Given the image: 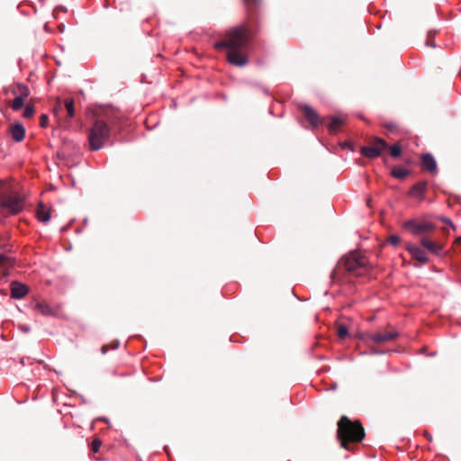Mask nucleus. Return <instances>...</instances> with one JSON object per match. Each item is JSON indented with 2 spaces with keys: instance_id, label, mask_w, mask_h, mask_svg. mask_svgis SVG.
<instances>
[{
  "instance_id": "32",
  "label": "nucleus",
  "mask_w": 461,
  "mask_h": 461,
  "mask_svg": "<svg viewBox=\"0 0 461 461\" xmlns=\"http://www.w3.org/2000/svg\"><path fill=\"white\" fill-rule=\"evenodd\" d=\"M388 241L393 245V246H396L400 243L401 241V239L399 236L397 235H391L389 238H388Z\"/></svg>"
},
{
  "instance_id": "18",
  "label": "nucleus",
  "mask_w": 461,
  "mask_h": 461,
  "mask_svg": "<svg viewBox=\"0 0 461 461\" xmlns=\"http://www.w3.org/2000/svg\"><path fill=\"white\" fill-rule=\"evenodd\" d=\"M34 310L38 311L45 316H50L54 313L50 306L44 302H37L34 305Z\"/></svg>"
},
{
  "instance_id": "11",
  "label": "nucleus",
  "mask_w": 461,
  "mask_h": 461,
  "mask_svg": "<svg viewBox=\"0 0 461 461\" xmlns=\"http://www.w3.org/2000/svg\"><path fill=\"white\" fill-rule=\"evenodd\" d=\"M10 288L11 296L15 299L23 298L29 293L28 286L17 281L12 282L10 285Z\"/></svg>"
},
{
  "instance_id": "21",
  "label": "nucleus",
  "mask_w": 461,
  "mask_h": 461,
  "mask_svg": "<svg viewBox=\"0 0 461 461\" xmlns=\"http://www.w3.org/2000/svg\"><path fill=\"white\" fill-rule=\"evenodd\" d=\"M343 123H344V121H343L342 118H340V117H332L331 121H330V123L328 126L329 131L331 133H335V132H337L339 127L341 126Z\"/></svg>"
},
{
  "instance_id": "31",
  "label": "nucleus",
  "mask_w": 461,
  "mask_h": 461,
  "mask_svg": "<svg viewBox=\"0 0 461 461\" xmlns=\"http://www.w3.org/2000/svg\"><path fill=\"white\" fill-rule=\"evenodd\" d=\"M101 445L102 441L99 438L94 439L91 443V450L95 453L98 452Z\"/></svg>"
},
{
  "instance_id": "29",
  "label": "nucleus",
  "mask_w": 461,
  "mask_h": 461,
  "mask_svg": "<svg viewBox=\"0 0 461 461\" xmlns=\"http://www.w3.org/2000/svg\"><path fill=\"white\" fill-rule=\"evenodd\" d=\"M118 347H119V341L115 340V341L112 342L110 345L102 346L101 353L104 355V354H106V352L108 351L109 348L116 349Z\"/></svg>"
},
{
  "instance_id": "17",
  "label": "nucleus",
  "mask_w": 461,
  "mask_h": 461,
  "mask_svg": "<svg viewBox=\"0 0 461 461\" xmlns=\"http://www.w3.org/2000/svg\"><path fill=\"white\" fill-rule=\"evenodd\" d=\"M64 109L67 111L68 118L71 119L75 116V101L73 98L68 97L63 100Z\"/></svg>"
},
{
  "instance_id": "4",
  "label": "nucleus",
  "mask_w": 461,
  "mask_h": 461,
  "mask_svg": "<svg viewBox=\"0 0 461 461\" xmlns=\"http://www.w3.org/2000/svg\"><path fill=\"white\" fill-rule=\"evenodd\" d=\"M0 208L11 214H17L23 209V200L6 183H0Z\"/></svg>"
},
{
  "instance_id": "9",
  "label": "nucleus",
  "mask_w": 461,
  "mask_h": 461,
  "mask_svg": "<svg viewBox=\"0 0 461 461\" xmlns=\"http://www.w3.org/2000/svg\"><path fill=\"white\" fill-rule=\"evenodd\" d=\"M300 109L303 112L305 119L310 122L312 127H317L322 123V119L320 117L318 113L308 104L300 105Z\"/></svg>"
},
{
  "instance_id": "3",
  "label": "nucleus",
  "mask_w": 461,
  "mask_h": 461,
  "mask_svg": "<svg viewBox=\"0 0 461 461\" xmlns=\"http://www.w3.org/2000/svg\"><path fill=\"white\" fill-rule=\"evenodd\" d=\"M337 426V438L340 446L347 450L352 449L350 444L361 442L366 436L365 429L358 420L352 421L348 416L343 415Z\"/></svg>"
},
{
  "instance_id": "5",
  "label": "nucleus",
  "mask_w": 461,
  "mask_h": 461,
  "mask_svg": "<svg viewBox=\"0 0 461 461\" xmlns=\"http://www.w3.org/2000/svg\"><path fill=\"white\" fill-rule=\"evenodd\" d=\"M110 137V128L102 120H96L89 131L88 141L91 150L102 149Z\"/></svg>"
},
{
  "instance_id": "26",
  "label": "nucleus",
  "mask_w": 461,
  "mask_h": 461,
  "mask_svg": "<svg viewBox=\"0 0 461 461\" xmlns=\"http://www.w3.org/2000/svg\"><path fill=\"white\" fill-rule=\"evenodd\" d=\"M23 104H24V99L17 96L16 98L14 99L11 106H12L13 110L18 111L23 106Z\"/></svg>"
},
{
  "instance_id": "12",
  "label": "nucleus",
  "mask_w": 461,
  "mask_h": 461,
  "mask_svg": "<svg viewBox=\"0 0 461 461\" xmlns=\"http://www.w3.org/2000/svg\"><path fill=\"white\" fill-rule=\"evenodd\" d=\"M8 132L12 139L16 142L23 141L25 137V129L20 122L10 125Z\"/></svg>"
},
{
  "instance_id": "13",
  "label": "nucleus",
  "mask_w": 461,
  "mask_h": 461,
  "mask_svg": "<svg viewBox=\"0 0 461 461\" xmlns=\"http://www.w3.org/2000/svg\"><path fill=\"white\" fill-rule=\"evenodd\" d=\"M407 249L411 254L412 258L419 261L420 264L429 262L427 253L423 249L414 245H410Z\"/></svg>"
},
{
  "instance_id": "23",
  "label": "nucleus",
  "mask_w": 461,
  "mask_h": 461,
  "mask_svg": "<svg viewBox=\"0 0 461 461\" xmlns=\"http://www.w3.org/2000/svg\"><path fill=\"white\" fill-rule=\"evenodd\" d=\"M14 266V259L5 256V255H2L0 254V267H11Z\"/></svg>"
},
{
  "instance_id": "34",
  "label": "nucleus",
  "mask_w": 461,
  "mask_h": 461,
  "mask_svg": "<svg viewBox=\"0 0 461 461\" xmlns=\"http://www.w3.org/2000/svg\"><path fill=\"white\" fill-rule=\"evenodd\" d=\"M433 38H434V34H432L431 32H429L428 36H427V41H426V44L428 46H431V47L435 46V44L433 42Z\"/></svg>"
},
{
  "instance_id": "39",
  "label": "nucleus",
  "mask_w": 461,
  "mask_h": 461,
  "mask_svg": "<svg viewBox=\"0 0 461 461\" xmlns=\"http://www.w3.org/2000/svg\"><path fill=\"white\" fill-rule=\"evenodd\" d=\"M59 9L62 10L63 8L62 7H56V11L59 10Z\"/></svg>"
},
{
  "instance_id": "38",
  "label": "nucleus",
  "mask_w": 461,
  "mask_h": 461,
  "mask_svg": "<svg viewBox=\"0 0 461 461\" xmlns=\"http://www.w3.org/2000/svg\"><path fill=\"white\" fill-rule=\"evenodd\" d=\"M22 330H23L24 332H28V331H29V328H28V327H22Z\"/></svg>"
},
{
  "instance_id": "27",
  "label": "nucleus",
  "mask_w": 461,
  "mask_h": 461,
  "mask_svg": "<svg viewBox=\"0 0 461 461\" xmlns=\"http://www.w3.org/2000/svg\"><path fill=\"white\" fill-rule=\"evenodd\" d=\"M337 334L339 338L342 339H345L348 334V328L346 327V325L339 324L337 329Z\"/></svg>"
},
{
  "instance_id": "35",
  "label": "nucleus",
  "mask_w": 461,
  "mask_h": 461,
  "mask_svg": "<svg viewBox=\"0 0 461 461\" xmlns=\"http://www.w3.org/2000/svg\"><path fill=\"white\" fill-rule=\"evenodd\" d=\"M441 221L448 225H450L452 228H454V225L452 223V221L449 220V219H447V218H444V217H441L440 218Z\"/></svg>"
},
{
  "instance_id": "20",
  "label": "nucleus",
  "mask_w": 461,
  "mask_h": 461,
  "mask_svg": "<svg viewBox=\"0 0 461 461\" xmlns=\"http://www.w3.org/2000/svg\"><path fill=\"white\" fill-rule=\"evenodd\" d=\"M410 174H411L410 170L403 168L402 167H394L391 171L392 176H393L394 178L400 179V180L404 179Z\"/></svg>"
},
{
  "instance_id": "36",
  "label": "nucleus",
  "mask_w": 461,
  "mask_h": 461,
  "mask_svg": "<svg viewBox=\"0 0 461 461\" xmlns=\"http://www.w3.org/2000/svg\"><path fill=\"white\" fill-rule=\"evenodd\" d=\"M424 435L426 436V438H429V440H431V439H432V437H431V435H430L429 433L425 432V433H424Z\"/></svg>"
},
{
  "instance_id": "10",
  "label": "nucleus",
  "mask_w": 461,
  "mask_h": 461,
  "mask_svg": "<svg viewBox=\"0 0 461 461\" xmlns=\"http://www.w3.org/2000/svg\"><path fill=\"white\" fill-rule=\"evenodd\" d=\"M428 182L420 181L412 185V187L409 191V195L418 199L419 201H423L425 198V193L427 191Z\"/></svg>"
},
{
  "instance_id": "37",
  "label": "nucleus",
  "mask_w": 461,
  "mask_h": 461,
  "mask_svg": "<svg viewBox=\"0 0 461 461\" xmlns=\"http://www.w3.org/2000/svg\"><path fill=\"white\" fill-rule=\"evenodd\" d=\"M456 243L461 246V237L456 240Z\"/></svg>"
},
{
  "instance_id": "19",
  "label": "nucleus",
  "mask_w": 461,
  "mask_h": 461,
  "mask_svg": "<svg viewBox=\"0 0 461 461\" xmlns=\"http://www.w3.org/2000/svg\"><path fill=\"white\" fill-rule=\"evenodd\" d=\"M247 10L250 16H252L262 4V0H243Z\"/></svg>"
},
{
  "instance_id": "33",
  "label": "nucleus",
  "mask_w": 461,
  "mask_h": 461,
  "mask_svg": "<svg viewBox=\"0 0 461 461\" xmlns=\"http://www.w3.org/2000/svg\"><path fill=\"white\" fill-rule=\"evenodd\" d=\"M49 117L46 114H41L40 117V124L41 127H46L48 125Z\"/></svg>"
},
{
  "instance_id": "25",
  "label": "nucleus",
  "mask_w": 461,
  "mask_h": 461,
  "mask_svg": "<svg viewBox=\"0 0 461 461\" xmlns=\"http://www.w3.org/2000/svg\"><path fill=\"white\" fill-rule=\"evenodd\" d=\"M390 154L393 158H398L402 154V147L400 144H394L390 147Z\"/></svg>"
},
{
  "instance_id": "30",
  "label": "nucleus",
  "mask_w": 461,
  "mask_h": 461,
  "mask_svg": "<svg viewBox=\"0 0 461 461\" xmlns=\"http://www.w3.org/2000/svg\"><path fill=\"white\" fill-rule=\"evenodd\" d=\"M63 109H64L63 100H61L60 98H58L56 101V104L53 107V113L56 115H58L61 111H63Z\"/></svg>"
},
{
  "instance_id": "16",
  "label": "nucleus",
  "mask_w": 461,
  "mask_h": 461,
  "mask_svg": "<svg viewBox=\"0 0 461 461\" xmlns=\"http://www.w3.org/2000/svg\"><path fill=\"white\" fill-rule=\"evenodd\" d=\"M36 216L39 221L46 223L51 218L50 209L47 207L43 203H40L36 210Z\"/></svg>"
},
{
  "instance_id": "6",
  "label": "nucleus",
  "mask_w": 461,
  "mask_h": 461,
  "mask_svg": "<svg viewBox=\"0 0 461 461\" xmlns=\"http://www.w3.org/2000/svg\"><path fill=\"white\" fill-rule=\"evenodd\" d=\"M388 148V144L381 138L375 137L369 146H363L360 153L367 158H375L381 156L383 150Z\"/></svg>"
},
{
  "instance_id": "2",
  "label": "nucleus",
  "mask_w": 461,
  "mask_h": 461,
  "mask_svg": "<svg viewBox=\"0 0 461 461\" xmlns=\"http://www.w3.org/2000/svg\"><path fill=\"white\" fill-rule=\"evenodd\" d=\"M371 266L367 258L353 251L341 258L330 274L333 281H341L346 276L359 277L369 273Z\"/></svg>"
},
{
  "instance_id": "24",
  "label": "nucleus",
  "mask_w": 461,
  "mask_h": 461,
  "mask_svg": "<svg viewBox=\"0 0 461 461\" xmlns=\"http://www.w3.org/2000/svg\"><path fill=\"white\" fill-rule=\"evenodd\" d=\"M382 126L390 132H394L399 129V125L395 122H384Z\"/></svg>"
},
{
  "instance_id": "15",
  "label": "nucleus",
  "mask_w": 461,
  "mask_h": 461,
  "mask_svg": "<svg viewBox=\"0 0 461 461\" xmlns=\"http://www.w3.org/2000/svg\"><path fill=\"white\" fill-rule=\"evenodd\" d=\"M421 166L429 173L434 174L437 172V162L434 157L429 153L421 155Z\"/></svg>"
},
{
  "instance_id": "7",
  "label": "nucleus",
  "mask_w": 461,
  "mask_h": 461,
  "mask_svg": "<svg viewBox=\"0 0 461 461\" xmlns=\"http://www.w3.org/2000/svg\"><path fill=\"white\" fill-rule=\"evenodd\" d=\"M399 337V333L396 330L389 328L386 330H377L374 333H366L364 335V339L367 341H372L376 344H383L396 339Z\"/></svg>"
},
{
  "instance_id": "1",
  "label": "nucleus",
  "mask_w": 461,
  "mask_h": 461,
  "mask_svg": "<svg viewBox=\"0 0 461 461\" xmlns=\"http://www.w3.org/2000/svg\"><path fill=\"white\" fill-rule=\"evenodd\" d=\"M252 39L250 30L246 25L228 30L222 40L214 43L216 50H227V60L234 66L243 67L248 59V50Z\"/></svg>"
},
{
  "instance_id": "28",
  "label": "nucleus",
  "mask_w": 461,
  "mask_h": 461,
  "mask_svg": "<svg viewBox=\"0 0 461 461\" xmlns=\"http://www.w3.org/2000/svg\"><path fill=\"white\" fill-rule=\"evenodd\" d=\"M35 113V108L33 105H30L28 104L25 109H24V112H23V116L25 118V119H29L31 117L33 116Z\"/></svg>"
},
{
  "instance_id": "8",
  "label": "nucleus",
  "mask_w": 461,
  "mask_h": 461,
  "mask_svg": "<svg viewBox=\"0 0 461 461\" xmlns=\"http://www.w3.org/2000/svg\"><path fill=\"white\" fill-rule=\"evenodd\" d=\"M404 228L411 230L414 235H420L433 231L435 230V225L427 221H416L411 220L404 223Z\"/></svg>"
},
{
  "instance_id": "22",
  "label": "nucleus",
  "mask_w": 461,
  "mask_h": 461,
  "mask_svg": "<svg viewBox=\"0 0 461 461\" xmlns=\"http://www.w3.org/2000/svg\"><path fill=\"white\" fill-rule=\"evenodd\" d=\"M14 93L15 95H18V97H21L24 100L30 95L29 88L27 87V86L23 84H18L16 86V90H14Z\"/></svg>"
},
{
  "instance_id": "14",
  "label": "nucleus",
  "mask_w": 461,
  "mask_h": 461,
  "mask_svg": "<svg viewBox=\"0 0 461 461\" xmlns=\"http://www.w3.org/2000/svg\"><path fill=\"white\" fill-rule=\"evenodd\" d=\"M420 244L434 255H438L444 248L443 243L434 242L428 238H421Z\"/></svg>"
}]
</instances>
